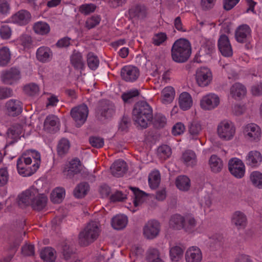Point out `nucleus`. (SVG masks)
<instances>
[{
	"mask_svg": "<svg viewBox=\"0 0 262 262\" xmlns=\"http://www.w3.org/2000/svg\"><path fill=\"white\" fill-rule=\"evenodd\" d=\"M40 162V154L38 151L33 149L27 150L17 159L18 172L24 177L30 176L39 168Z\"/></svg>",
	"mask_w": 262,
	"mask_h": 262,
	"instance_id": "f257e3e1",
	"label": "nucleus"
},
{
	"mask_svg": "<svg viewBox=\"0 0 262 262\" xmlns=\"http://www.w3.org/2000/svg\"><path fill=\"white\" fill-rule=\"evenodd\" d=\"M132 115L133 120L142 128H146L152 121V109L146 101H140L135 105Z\"/></svg>",
	"mask_w": 262,
	"mask_h": 262,
	"instance_id": "f03ea898",
	"label": "nucleus"
},
{
	"mask_svg": "<svg viewBox=\"0 0 262 262\" xmlns=\"http://www.w3.org/2000/svg\"><path fill=\"white\" fill-rule=\"evenodd\" d=\"M171 53L173 61L178 63L185 62L191 54V44L186 39H177L172 46Z\"/></svg>",
	"mask_w": 262,
	"mask_h": 262,
	"instance_id": "7ed1b4c3",
	"label": "nucleus"
},
{
	"mask_svg": "<svg viewBox=\"0 0 262 262\" xmlns=\"http://www.w3.org/2000/svg\"><path fill=\"white\" fill-rule=\"evenodd\" d=\"M196 225L194 217L187 216L185 217L179 214L171 215L169 220V227L175 230L184 229L186 232L190 233L193 231Z\"/></svg>",
	"mask_w": 262,
	"mask_h": 262,
	"instance_id": "20e7f679",
	"label": "nucleus"
},
{
	"mask_svg": "<svg viewBox=\"0 0 262 262\" xmlns=\"http://www.w3.org/2000/svg\"><path fill=\"white\" fill-rule=\"evenodd\" d=\"M100 230L96 222H91L79 233V243L81 246H87L97 239Z\"/></svg>",
	"mask_w": 262,
	"mask_h": 262,
	"instance_id": "39448f33",
	"label": "nucleus"
},
{
	"mask_svg": "<svg viewBox=\"0 0 262 262\" xmlns=\"http://www.w3.org/2000/svg\"><path fill=\"white\" fill-rule=\"evenodd\" d=\"M70 114L75 123L76 126L80 127L87 119L89 108L86 104H82L73 107L71 110Z\"/></svg>",
	"mask_w": 262,
	"mask_h": 262,
	"instance_id": "423d86ee",
	"label": "nucleus"
},
{
	"mask_svg": "<svg viewBox=\"0 0 262 262\" xmlns=\"http://www.w3.org/2000/svg\"><path fill=\"white\" fill-rule=\"evenodd\" d=\"M115 112L114 105L110 101L104 100L99 102L96 111V116L99 120H104L112 117Z\"/></svg>",
	"mask_w": 262,
	"mask_h": 262,
	"instance_id": "0eeeda50",
	"label": "nucleus"
},
{
	"mask_svg": "<svg viewBox=\"0 0 262 262\" xmlns=\"http://www.w3.org/2000/svg\"><path fill=\"white\" fill-rule=\"evenodd\" d=\"M235 133L234 124L229 121L224 120L219 123L217 126V134L220 138L224 140H230Z\"/></svg>",
	"mask_w": 262,
	"mask_h": 262,
	"instance_id": "6e6552de",
	"label": "nucleus"
},
{
	"mask_svg": "<svg viewBox=\"0 0 262 262\" xmlns=\"http://www.w3.org/2000/svg\"><path fill=\"white\" fill-rule=\"evenodd\" d=\"M21 78V72L18 68L12 67L2 71L1 79L5 84L12 85Z\"/></svg>",
	"mask_w": 262,
	"mask_h": 262,
	"instance_id": "1a4fd4ad",
	"label": "nucleus"
},
{
	"mask_svg": "<svg viewBox=\"0 0 262 262\" xmlns=\"http://www.w3.org/2000/svg\"><path fill=\"white\" fill-rule=\"evenodd\" d=\"M195 78L197 84L200 86H207L210 84L212 80L211 71L207 67H200L196 71Z\"/></svg>",
	"mask_w": 262,
	"mask_h": 262,
	"instance_id": "9d476101",
	"label": "nucleus"
},
{
	"mask_svg": "<svg viewBox=\"0 0 262 262\" xmlns=\"http://www.w3.org/2000/svg\"><path fill=\"white\" fill-rule=\"evenodd\" d=\"M228 169L230 173L237 178H242L245 174V165L238 158H232L229 161Z\"/></svg>",
	"mask_w": 262,
	"mask_h": 262,
	"instance_id": "9b49d317",
	"label": "nucleus"
},
{
	"mask_svg": "<svg viewBox=\"0 0 262 262\" xmlns=\"http://www.w3.org/2000/svg\"><path fill=\"white\" fill-rule=\"evenodd\" d=\"M160 227V224L158 221L150 220L143 228V235L147 239H154L158 235Z\"/></svg>",
	"mask_w": 262,
	"mask_h": 262,
	"instance_id": "f8f14e48",
	"label": "nucleus"
},
{
	"mask_svg": "<svg viewBox=\"0 0 262 262\" xmlns=\"http://www.w3.org/2000/svg\"><path fill=\"white\" fill-rule=\"evenodd\" d=\"M220 102V98L217 95L210 93L202 97L200 105L204 110L210 111L216 108L219 105Z\"/></svg>",
	"mask_w": 262,
	"mask_h": 262,
	"instance_id": "ddd939ff",
	"label": "nucleus"
},
{
	"mask_svg": "<svg viewBox=\"0 0 262 262\" xmlns=\"http://www.w3.org/2000/svg\"><path fill=\"white\" fill-rule=\"evenodd\" d=\"M23 132V126L19 123H14L7 131V145H11L16 142L20 138Z\"/></svg>",
	"mask_w": 262,
	"mask_h": 262,
	"instance_id": "4468645a",
	"label": "nucleus"
},
{
	"mask_svg": "<svg viewBox=\"0 0 262 262\" xmlns=\"http://www.w3.org/2000/svg\"><path fill=\"white\" fill-rule=\"evenodd\" d=\"M217 46L221 54L225 57H231L233 50L228 37L225 34L221 35L217 41Z\"/></svg>",
	"mask_w": 262,
	"mask_h": 262,
	"instance_id": "2eb2a0df",
	"label": "nucleus"
},
{
	"mask_svg": "<svg viewBox=\"0 0 262 262\" xmlns=\"http://www.w3.org/2000/svg\"><path fill=\"white\" fill-rule=\"evenodd\" d=\"M140 71L139 69L133 66H126L121 70V76L126 82H133L139 77Z\"/></svg>",
	"mask_w": 262,
	"mask_h": 262,
	"instance_id": "dca6fc26",
	"label": "nucleus"
},
{
	"mask_svg": "<svg viewBox=\"0 0 262 262\" xmlns=\"http://www.w3.org/2000/svg\"><path fill=\"white\" fill-rule=\"evenodd\" d=\"M244 133L245 136L250 141H258L261 138V129L254 123L247 124L244 128Z\"/></svg>",
	"mask_w": 262,
	"mask_h": 262,
	"instance_id": "f3484780",
	"label": "nucleus"
},
{
	"mask_svg": "<svg viewBox=\"0 0 262 262\" xmlns=\"http://www.w3.org/2000/svg\"><path fill=\"white\" fill-rule=\"evenodd\" d=\"M235 37L238 42L245 43L249 41L251 37V30L250 27L246 24L240 25L235 31Z\"/></svg>",
	"mask_w": 262,
	"mask_h": 262,
	"instance_id": "a211bd4d",
	"label": "nucleus"
},
{
	"mask_svg": "<svg viewBox=\"0 0 262 262\" xmlns=\"http://www.w3.org/2000/svg\"><path fill=\"white\" fill-rule=\"evenodd\" d=\"M9 116L16 117L19 115L23 111V103L16 99H10L5 104Z\"/></svg>",
	"mask_w": 262,
	"mask_h": 262,
	"instance_id": "6ab92c4d",
	"label": "nucleus"
},
{
	"mask_svg": "<svg viewBox=\"0 0 262 262\" xmlns=\"http://www.w3.org/2000/svg\"><path fill=\"white\" fill-rule=\"evenodd\" d=\"M128 14L130 18L142 19L146 17L147 10L144 5L136 4L129 9Z\"/></svg>",
	"mask_w": 262,
	"mask_h": 262,
	"instance_id": "aec40b11",
	"label": "nucleus"
},
{
	"mask_svg": "<svg viewBox=\"0 0 262 262\" xmlns=\"http://www.w3.org/2000/svg\"><path fill=\"white\" fill-rule=\"evenodd\" d=\"M43 128L49 133L57 132L59 130V119L55 115L48 116L44 122Z\"/></svg>",
	"mask_w": 262,
	"mask_h": 262,
	"instance_id": "412c9836",
	"label": "nucleus"
},
{
	"mask_svg": "<svg viewBox=\"0 0 262 262\" xmlns=\"http://www.w3.org/2000/svg\"><path fill=\"white\" fill-rule=\"evenodd\" d=\"M36 194L37 189L35 188H31L23 192L19 196L18 202L19 206L21 207L29 205L31 206L32 201Z\"/></svg>",
	"mask_w": 262,
	"mask_h": 262,
	"instance_id": "4be33fe9",
	"label": "nucleus"
},
{
	"mask_svg": "<svg viewBox=\"0 0 262 262\" xmlns=\"http://www.w3.org/2000/svg\"><path fill=\"white\" fill-rule=\"evenodd\" d=\"M31 18L30 12L25 10H21L13 15L11 17V21L19 25H25L27 24Z\"/></svg>",
	"mask_w": 262,
	"mask_h": 262,
	"instance_id": "5701e85b",
	"label": "nucleus"
},
{
	"mask_svg": "<svg viewBox=\"0 0 262 262\" xmlns=\"http://www.w3.org/2000/svg\"><path fill=\"white\" fill-rule=\"evenodd\" d=\"M186 262H201L202 253L199 248L196 246L190 247L185 253Z\"/></svg>",
	"mask_w": 262,
	"mask_h": 262,
	"instance_id": "b1692460",
	"label": "nucleus"
},
{
	"mask_svg": "<svg viewBox=\"0 0 262 262\" xmlns=\"http://www.w3.org/2000/svg\"><path fill=\"white\" fill-rule=\"evenodd\" d=\"M111 173L115 177H120L127 171L126 163L123 160H118L115 161L111 166Z\"/></svg>",
	"mask_w": 262,
	"mask_h": 262,
	"instance_id": "393cba45",
	"label": "nucleus"
},
{
	"mask_svg": "<svg viewBox=\"0 0 262 262\" xmlns=\"http://www.w3.org/2000/svg\"><path fill=\"white\" fill-rule=\"evenodd\" d=\"M53 57V53L50 48L46 46L39 47L36 51V57L37 60L45 63L50 61Z\"/></svg>",
	"mask_w": 262,
	"mask_h": 262,
	"instance_id": "a878e982",
	"label": "nucleus"
},
{
	"mask_svg": "<svg viewBox=\"0 0 262 262\" xmlns=\"http://www.w3.org/2000/svg\"><path fill=\"white\" fill-rule=\"evenodd\" d=\"M47 201V196L44 194L39 193L37 190V194L32 201L31 207L35 210H41L46 207Z\"/></svg>",
	"mask_w": 262,
	"mask_h": 262,
	"instance_id": "bb28decb",
	"label": "nucleus"
},
{
	"mask_svg": "<svg viewBox=\"0 0 262 262\" xmlns=\"http://www.w3.org/2000/svg\"><path fill=\"white\" fill-rule=\"evenodd\" d=\"M262 161V156L257 151H251L246 157V163L251 167H256L259 165Z\"/></svg>",
	"mask_w": 262,
	"mask_h": 262,
	"instance_id": "cd10ccee",
	"label": "nucleus"
},
{
	"mask_svg": "<svg viewBox=\"0 0 262 262\" xmlns=\"http://www.w3.org/2000/svg\"><path fill=\"white\" fill-rule=\"evenodd\" d=\"M22 240L23 239L20 235H18L14 239H11L9 247V250L11 251V253L7 257L3 259L1 262H10Z\"/></svg>",
	"mask_w": 262,
	"mask_h": 262,
	"instance_id": "c85d7f7f",
	"label": "nucleus"
},
{
	"mask_svg": "<svg viewBox=\"0 0 262 262\" xmlns=\"http://www.w3.org/2000/svg\"><path fill=\"white\" fill-rule=\"evenodd\" d=\"M246 88L240 83H235L232 85L230 90L231 96L234 99H241L246 94Z\"/></svg>",
	"mask_w": 262,
	"mask_h": 262,
	"instance_id": "c756f323",
	"label": "nucleus"
},
{
	"mask_svg": "<svg viewBox=\"0 0 262 262\" xmlns=\"http://www.w3.org/2000/svg\"><path fill=\"white\" fill-rule=\"evenodd\" d=\"M231 222L238 229L244 228L246 225L247 218L243 212L237 211L233 214Z\"/></svg>",
	"mask_w": 262,
	"mask_h": 262,
	"instance_id": "7c9ffc66",
	"label": "nucleus"
},
{
	"mask_svg": "<svg viewBox=\"0 0 262 262\" xmlns=\"http://www.w3.org/2000/svg\"><path fill=\"white\" fill-rule=\"evenodd\" d=\"M202 130V125L198 121H193L188 125V131L189 137L193 140L199 139V136Z\"/></svg>",
	"mask_w": 262,
	"mask_h": 262,
	"instance_id": "2f4dec72",
	"label": "nucleus"
},
{
	"mask_svg": "<svg viewBox=\"0 0 262 262\" xmlns=\"http://www.w3.org/2000/svg\"><path fill=\"white\" fill-rule=\"evenodd\" d=\"M192 99L191 95L187 92L181 93L179 98V104L183 111L189 110L192 105Z\"/></svg>",
	"mask_w": 262,
	"mask_h": 262,
	"instance_id": "473e14b6",
	"label": "nucleus"
},
{
	"mask_svg": "<svg viewBox=\"0 0 262 262\" xmlns=\"http://www.w3.org/2000/svg\"><path fill=\"white\" fill-rule=\"evenodd\" d=\"M70 61L72 65L75 69L82 70L84 66L81 54L74 50L70 57Z\"/></svg>",
	"mask_w": 262,
	"mask_h": 262,
	"instance_id": "72a5a7b5",
	"label": "nucleus"
},
{
	"mask_svg": "<svg viewBox=\"0 0 262 262\" xmlns=\"http://www.w3.org/2000/svg\"><path fill=\"white\" fill-rule=\"evenodd\" d=\"M127 222L126 216L117 215L112 219V226L115 229L121 230L126 227Z\"/></svg>",
	"mask_w": 262,
	"mask_h": 262,
	"instance_id": "f704fd0d",
	"label": "nucleus"
},
{
	"mask_svg": "<svg viewBox=\"0 0 262 262\" xmlns=\"http://www.w3.org/2000/svg\"><path fill=\"white\" fill-rule=\"evenodd\" d=\"M40 256L41 259L47 262H53L56 258V251L54 249L47 247L42 249Z\"/></svg>",
	"mask_w": 262,
	"mask_h": 262,
	"instance_id": "c9c22d12",
	"label": "nucleus"
},
{
	"mask_svg": "<svg viewBox=\"0 0 262 262\" xmlns=\"http://www.w3.org/2000/svg\"><path fill=\"white\" fill-rule=\"evenodd\" d=\"M176 185L180 190L188 191L190 187V180L186 176H178L176 180Z\"/></svg>",
	"mask_w": 262,
	"mask_h": 262,
	"instance_id": "e433bc0d",
	"label": "nucleus"
},
{
	"mask_svg": "<svg viewBox=\"0 0 262 262\" xmlns=\"http://www.w3.org/2000/svg\"><path fill=\"white\" fill-rule=\"evenodd\" d=\"M182 160L187 166H193L196 163V155L191 150H187L183 154Z\"/></svg>",
	"mask_w": 262,
	"mask_h": 262,
	"instance_id": "4c0bfd02",
	"label": "nucleus"
},
{
	"mask_svg": "<svg viewBox=\"0 0 262 262\" xmlns=\"http://www.w3.org/2000/svg\"><path fill=\"white\" fill-rule=\"evenodd\" d=\"M209 164L211 170L214 172L221 171L223 167L222 160L215 155L210 157Z\"/></svg>",
	"mask_w": 262,
	"mask_h": 262,
	"instance_id": "58836bf2",
	"label": "nucleus"
},
{
	"mask_svg": "<svg viewBox=\"0 0 262 262\" xmlns=\"http://www.w3.org/2000/svg\"><path fill=\"white\" fill-rule=\"evenodd\" d=\"M129 188L132 192L134 206L137 207L141 204L142 199L146 196L147 194L136 187H130Z\"/></svg>",
	"mask_w": 262,
	"mask_h": 262,
	"instance_id": "ea45409f",
	"label": "nucleus"
},
{
	"mask_svg": "<svg viewBox=\"0 0 262 262\" xmlns=\"http://www.w3.org/2000/svg\"><path fill=\"white\" fill-rule=\"evenodd\" d=\"M70 147L69 141L66 138L59 140L57 146V152L60 157L64 156L69 151Z\"/></svg>",
	"mask_w": 262,
	"mask_h": 262,
	"instance_id": "a19ab883",
	"label": "nucleus"
},
{
	"mask_svg": "<svg viewBox=\"0 0 262 262\" xmlns=\"http://www.w3.org/2000/svg\"><path fill=\"white\" fill-rule=\"evenodd\" d=\"M11 52L6 47L0 48V66L5 67L8 64L11 59Z\"/></svg>",
	"mask_w": 262,
	"mask_h": 262,
	"instance_id": "79ce46f5",
	"label": "nucleus"
},
{
	"mask_svg": "<svg viewBox=\"0 0 262 262\" xmlns=\"http://www.w3.org/2000/svg\"><path fill=\"white\" fill-rule=\"evenodd\" d=\"M65 195V190L62 187L56 188L51 194V200L55 204H58L62 201Z\"/></svg>",
	"mask_w": 262,
	"mask_h": 262,
	"instance_id": "37998d69",
	"label": "nucleus"
},
{
	"mask_svg": "<svg viewBox=\"0 0 262 262\" xmlns=\"http://www.w3.org/2000/svg\"><path fill=\"white\" fill-rule=\"evenodd\" d=\"M89 190V185L86 182L79 184L74 189V194L77 198H83Z\"/></svg>",
	"mask_w": 262,
	"mask_h": 262,
	"instance_id": "c03bdc74",
	"label": "nucleus"
},
{
	"mask_svg": "<svg viewBox=\"0 0 262 262\" xmlns=\"http://www.w3.org/2000/svg\"><path fill=\"white\" fill-rule=\"evenodd\" d=\"M33 30L36 34L43 35L49 33L50 27L46 22L38 21L34 24Z\"/></svg>",
	"mask_w": 262,
	"mask_h": 262,
	"instance_id": "a18cd8bd",
	"label": "nucleus"
},
{
	"mask_svg": "<svg viewBox=\"0 0 262 262\" xmlns=\"http://www.w3.org/2000/svg\"><path fill=\"white\" fill-rule=\"evenodd\" d=\"M250 180L252 184L258 189H262V173L254 171L250 175Z\"/></svg>",
	"mask_w": 262,
	"mask_h": 262,
	"instance_id": "49530a36",
	"label": "nucleus"
},
{
	"mask_svg": "<svg viewBox=\"0 0 262 262\" xmlns=\"http://www.w3.org/2000/svg\"><path fill=\"white\" fill-rule=\"evenodd\" d=\"M175 91L171 86L165 87L161 92L162 101L163 102H171L174 98Z\"/></svg>",
	"mask_w": 262,
	"mask_h": 262,
	"instance_id": "de8ad7c7",
	"label": "nucleus"
},
{
	"mask_svg": "<svg viewBox=\"0 0 262 262\" xmlns=\"http://www.w3.org/2000/svg\"><path fill=\"white\" fill-rule=\"evenodd\" d=\"M152 123L155 127L161 128L164 127L167 123V119L162 114H156L152 119Z\"/></svg>",
	"mask_w": 262,
	"mask_h": 262,
	"instance_id": "09e8293b",
	"label": "nucleus"
},
{
	"mask_svg": "<svg viewBox=\"0 0 262 262\" xmlns=\"http://www.w3.org/2000/svg\"><path fill=\"white\" fill-rule=\"evenodd\" d=\"M214 51V46L211 44H207L205 46H202L201 50L199 51L198 55L194 58V60L197 62H201V60L200 59H198V55L200 57H201L205 54L210 55Z\"/></svg>",
	"mask_w": 262,
	"mask_h": 262,
	"instance_id": "8fccbe9b",
	"label": "nucleus"
},
{
	"mask_svg": "<svg viewBox=\"0 0 262 262\" xmlns=\"http://www.w3.org/2000/svg\"><path fill=\"white\" fill-rule=\"evenodd\" d=\"M88 67L92 70H95L99 66V60L93 53L90 52L87 55Z\"/></svg>",
	"mask_w": 262,
	"mask_h": 262,
	"instance_id": "3c124183",
	"label": "nucleus"
},
{
	"mask_svg": "<svg viewBox=\"0 0 262 262\" xmlns=\"http://www.w3.org/2000/svg\"><path fill=\"white\" fill-rule=\"evenodd\" d=\"M158 155L163 160L168 158L171 154V148L167 145H162L158 148Z\"/></svg>",
	"mask_w": 262,
	"mask_h": 262,
	"instance_id": "603ef678",
	"label": "nucleus"
},
{
	"mask_svg": "<svg viewBox=\"0 0 262 262\" xmlns=\"http://www.w3.org/2000/svg\"><path fill=\"white\" fill-rule=\"evenodd\" d=\"M18 43L22 46L24 49L31 48L32 45V39L31 36L27 34L21 35L17 40Z\"/></svg>",
	"mask_w": 262,
	"mask_h": 262,
	"instance_id": "864d4df0",
	"label": "nucleus"
},
{
	"mask_svg": "<svg viewBox=\"0 0 262 262\" xmlns=\"http://www.w3.org/2000/svg\"><path fill=\"white\" fill-rule=\"evenodd\" d=\"M160 174L158 172L152 173L149 176V185L150 187L152 189L157 188L160 184Z\"/></svg>",
	"mask_w": 262,
	"mask_h": 262,
	"instance_id": "5fc2aeb1",
	"label": "nucleus"
},
{
	"mask_svg": "<svg viewBox=\"0 0 262 262\" xmlns=\"http://www.w3.org/2000/svg\"><path fill=\"white\" fill-rule=\"evenodd\" d=\"M170 256L173 261H178L182 256L183 249L179 246H174L170 250Z\"/></svg>",
	"mask_w": 262,
	"mask_h": 262,
	"instance_id": "6e6d98bb",
	"label": "nucleus"
},
{
	"mask_svg": "<svg viewBox=\"0 0 262 262\" xmlns=\"http://www.w3.org/2000/svg\"><path fill=\"white\" fill-rule=\"evenodd\" d=\"M75 252V249L73 247L67 244L63 245L62 253L65 260H68L70 258H72L74 255Z\"/></svg>",
	"mask_w": 262,
	"mask_h": 262,
	"instance_id": "4d7b16f0",
	"label": "nucleus"
},
{
	"mask_svg": "<svg viewBox=\"0 0 262 262\" xmlns=\"http://www.w3.org/2000/svg\"><path fill=\"white\" fill-rule=\"evenodd\" d=\"M101 18L99 15H93L88 18L85 22V27L88 29H92L100 22Z\"/></svg>",
	"mask_w": 262,
	"mask_h": 262,
	"instance_id": "13d9d810",
	"label": "nucleus"
},
{
	"mask_svg": "<svg viewBox=\"0 0 262 262\" xmlns=\"http://www.w3.org/2000/svg\"><path fill=\"white\" fill-rule=\"evenodd\" d=\"M147 259L149 262H163L159 257V251L156 249H150L148 250Z\"/></svg>",
	"mask_w": 262,
	"mask_h": 262,
	"instance_id": "bf43d9fd",
	"label": "nucleus"
},
{
	"mask_svg": "<svg viewBox=\"0 0 262 262\" xmlns=\"http://www.w3.org/2000/svg\"><path fill=\"white\" fill-rule=\"evenodd\" d=\"M24 91L26 94L29 96H34L39 92V87L35 83H30L25 85Z\"/></svg>",
	"mask_w": 262,
	"mask_h": 262,
	"instance_id": "052dcab7",
	"label": "nucleus"
},
{
	"mask_svg": "<svg viewBox=\"0 0 262 262\" xmlns=\"http://www.w3.org/2000/svg\"><path fill=\"white\" fill-rule=\"evenodd\" d=\"M96 6L94 4H86L80 6L79 11L84 15H88L95 11Z\"/></svg>",
	"mask_w": 262,
	"mask_h": 262,
	"instance_id": "680f3d73",
	"label": "nucleus"
},
{
	"mask_svg": "<svg viewBox=\"0 0 262 262\" xmlns=\"http://www.w3.org/2000/svg\"><path fill=\"white\" fill-rule=\"evenodd\" d=\"M91 145L95 148H100L104 145V139L99 137H91L89 138Z\"/></svg>",
	"mask_w": 262,
	"mask_h": 262,
	"instance_id": "e2e57ef3",
	"label": "nucleus"
},
{
	"mask_svg": "<svg viewBox=\"0 0 262 262\" xmlns=\"http://www.w3.org/2000/svg\"><path fill=\"white\" fill-rule=\"evenodd\" d=\"M9 173L7 167L0 168V187L6 185L9 180Z\"/></svg>",
	"mask_w": 262,
	"mask_h": 262,
	"instance_id": "0e129e2a",
	"label": "nucleus"
},
{
	"mask_svg": "<svg viewBox=\"0 0 262 262\" xmlns=\"http://www.w3.org/2000/svg\"><path fill=\"white\" fill-rule=\"evenodd\" d=\"M139 95V92L138 90H133L122 94L121 98L125 102H127L131 99L138 96Z\"/></svg>",
	"mask_w": 262,
	"mask_h": 262,
	"instance_id": "69168bd1",
	"label": "nucleus"
},
{
	"mask_svg": "<svg viewBox=\"0 0 262 262\" xmlns=\"http://www.w3.org/2000/svg\"><path fill=\"white\" fill-rule=\"evenodd\" d=\"M12 31L10 27L8 25H2L0 28V36L4 39H9L11 37Z\"/></svg>",
	"mask_w": 262,
	"mask_h": 262,
	"instance_id": "338daca9",
	"label": "nucleus"
},
{
	"mask_svg": "<svg viewBox=\"0 0 262 262\" xmlns=\"http://www.w3.org/2000/svg\"><path fill=\"white\" fill-rule=\"evenodd\" d=\"M21 253L25 256H31L34 255V245L25 244L21 247Z\"/></svg>",
	"mask_w": 262,
	"mask_h": 262,
	"instance_id": "774afa93",
	"label": "nucleus"
}]
</instances>
